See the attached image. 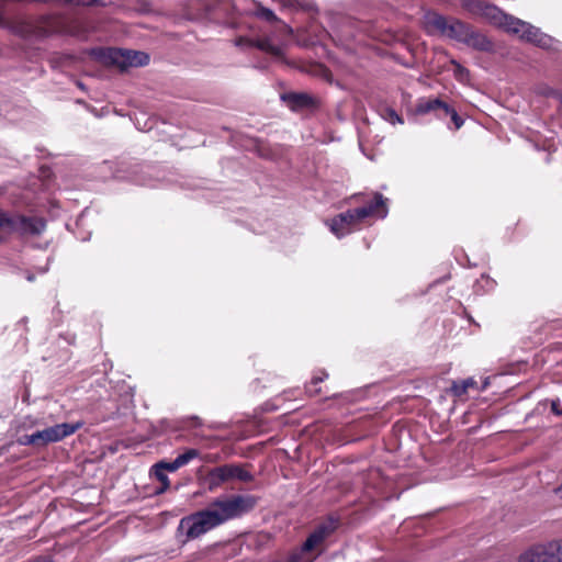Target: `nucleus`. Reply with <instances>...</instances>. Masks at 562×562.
<instances>
[{
    "instance_id": "obj_1",
    "label": "nucleus",
    "mask_w": 562,
    "mask_h": 562,
    "mask_svg": "<svg viewBox=\"0 0 562 562\" xmlns=\"http://www.w3.org/2000/svg\"><path fill=\"white\" fill-rule=\"evenodd\" d=\"M380 209H383L381 217H385L387 211L385 207L384 198L381 193L376 192L373 200L368 205L347 210L346 212L339 213L334 218H331L328 224L329 228L336 237L342 238L353 232L355 227L360 222L369 216H372Z\"/></svg>"
},
{
    "instance_id": "obj_2",
    "label": "nucleus",
    "mask_w": 562,
    "mask_h": 562,
    "mask_svg": "<svg viewBox=\"0 0 562 562\" xmlns=\"http://www.w3.org/2000/svg\"><path fill=\"white\" fill-rule=\"evenodd\" d=\"M248 467H250L248 463H225L211 468L205 473L200 469L198 481L209 492H215L223 484L233 481L249 483L255 480V476L246 470Z\"/></svg>"
},
{
    "instance_id": "obj_3",
    "label": "nucleus",
    "mask_w": 562,
    "mask_h": 562,
    "mask_svg": "<svg viewBox=\"0 0 562 562\" xmlns=\"http://www.w3.org/2000/svg\"><path fill=\"white\" fill-rule=\"evenodd\" d=\"M258 497L250 494H235L216 497L209 505V510L216 516L218 526L250 513L258 503Z\"/></svg>"
},
{
    "instance_id": "obj_4",
    "label": "nucleus",
    "mask_w": 562,
    "mask_h": 562,
    "mask_svg": "<svg viewBox=\"0 0 562 562\" xmlns=\"http://www.w3.org/2000/svg\"><path fill=\"white\" fill-rule=\"evenodd\" d=\"M472 25L457 18H446L436 12L428 11L424 15V29L427 34L447 36L450 40L465 43Z\"/></svg>"
},
{
    "instance_id": "obj_5",
    "label": "nucleus",
    "mask_w": 562,
    "mask_h": 562,
    "mask_svg": "<svg viewBox=\"0 0 562 562\" xmlns=\"http://www.w3.org/2000/svg\"><path fill=\"white\" fill-rule=\"evenodd\" d=\"M90 55L105 66H115L121 71L131 67H143L149 63V55L140 50L123 48H93Z\"/></svg>"
},
{
    "instance_id": "obj_6",
    "label": "nucleus",
    "mask_w": 562,
    "mask_h": 562,
    "mask_svg": "<svg viewBox=\"0 0 562 562\" xmlns=\"http://www.w3.org/2000/svg\"><path fill=\"white\" fill-rule=\"evenodd\" d=\"M81 423H61L42 430H35L32 434L20 435L16 442L21 446H31L35 449H42L49 443L57 442L76 432Z\"/></svg>"
},
{
    "instance_id": "obj_7",
    "label": "nucleus",
    "mask_w": 562,
    "mask_h": 562,
    "mask_svg": "<svg viewBox=\"0 0 562 562\" xmlns=\"http://www.w3.org/2000/svg\"><path fill=\"white\" fill-rule=\"evenodd\" d=\"M0 228L21 237L40 236L46 228V221L38 216L0 210Z\"/></svg>"
},
{
    "instance_id": "obj_8",
    "label": "nucleus",
    "mask_w": 562,
    "mask_h": 562,
    "mask_svg": "<svg viewBox=\"0 0 562 562\" xmlns=\"http://www.w3.org/2000/svg\"><path fill=\"white\" fill-rule=\"evenodd\" d=\"M215 520H217L216 516H213L207 507L182 517L177 528L178 535L184 536L181 542L194 540L218 527Z\"/></svg>"
},
{
    "instance_id": "obj_9",
    "label": "nucleus",
    "mask_w": 562,
    "mask_h": 562,
    "mask_svg": "<svg viewBox=\"0 0 562 562\" xmlns=\"http://www.w3.org/2000/svg\"><path fill=\"white\" fill-rule=\"evenodd\" d=\"M215 520H217L216 516H213L207 507L182 517L177 528L178 535L184 536L181 542L194 540L218 527Z\"/></svg>"
},
{
    "instance_id": "obj_10",
    "label": "nucleus",
    "mask_w": 562,
    "mask_h": 562,
    "mask_svg": "<svg viewBox=\"0 0 562 562\" xmlns=\"http://www.w3.org/2000/svg\"><path fill=\"white\" fill-rule=\"evenodd\" d=\"M462 7L469 13L486 20L490 24L502 27L506 32L509 29V22L515 16L506 14L498 7L484 0H463Z\"/></svg>"
},
{
    "instance_id": "obj_11",
    "label": "nucleus",
    "mask_w": 562,
    "mask_h": 562,
    "mask_svg": "<svg viewBox=\"0 0 562 562\" xmlns=\"http://www.w3.org/2000/svg\"><path fill=\"white\" fill-rule=\"evenodd\" d=\"M234 9L235 5L233 0H209L202 4L201 12L195 19L220 22L221 20L231 16ZM189 14L192 20V13L190 12Z\"/></svg>"
},
{
    "instance_id": "obj_12",
    "label": "nucleus",
    "mask_w": 562,
    "mask_h": 562,
    "mask_svg": "<svg viewBox=\"0 0 562 562\" xmlns=\"http://www.w3.org/2000/svg\"><path fill=\"white\" fill-rule=\"evenodd\" d=\"M558 543L537 544L522 552L518 562H561Z\"/></svg>"
},
{
    "instance_id": "obj_13",
    "label": "nucleus",
    "mask_w": 562,
    "mask_h": 562,
    "mask_svg": "<svg viewBox=\"0 0 562 562\" xmlns=\"http://www.w3.org/2000/svg\"><path fill=\"white\" fill-rule=\"evenodd\" d=\"M280 99L293 112L313 110L318 106L317 99L307 92H284L280 95Z\"/></svg>"
},
{
    "instance_id": "obj_14",
    "label": "nucleus",
    "mask_w": 562,
    "mask_h": 562,
    "mask_svg": "<svg viewBox=\"0 0 562 562\" xmlns=\"http://www.w3.org/2000/svg\"><path fill=\"white\" fill-rule=\"evenodd\" d=\"M507 32L517 34L521 40L531 44H535L536 40L541 34L540 29L517 18H514V20L509 22V29Z\"/></svg>"
},
{
    "instance_id": "obj_15",
    "label": "nucleus",
    "mask_w": 562,
    "mask_h": 562,
    "mask_svg": "<svg viewBox=\"0 0 562 562\" xmlns=\"http://www.w3.org/2000/svg\"><path fill=\"white\" fill-rule=\"evenodd\" d=\"M468 38L465 41V45L484 53H492L494 52V43L484 34L476 31L474 27H472L471 32L469 33Z\"/></svg>"
},
{
    "instance_id": "obj_16",
    "label": "nucleus",
    "mask_w": 562,
    "mask_h": 562,
    "mask_svg": "<svg viewBox=\"0 0 562 562\" xmlns=\"http://www.w3.org/2000/svg\"><path fill=\"white\" fill-rule=\"evenodd\" d=\"M441 101L442 100L439 98H435V99L422 98L416 103L415 113L420 114V115L427 114V113L435 114V112L440 106Z\"/></svg>"
},
{
    "instance_id": "obj_17",
    "label": "nucleus",
    "mask_w": 562,
    "mask_h": 562,
    "mask_svg": "<svg viewBox=\"0 0 562 562\" xmlns=\"http://www.w3.org/2000/svg\"><path fill=\"white\" fill-rule=\"evenodd\" d=\"M469 389L480 390L477 382L473 378L453 381L451 385L452 394L458 397L465 395Z\"/></svg>"
},
{
    "instance_id": "obj_18",
    "label": "nucleus",
    "mask_w": 562,
    "mask_h": 562,
    "mask_svg": "<svg viewBox=\"0 0 562 562\" xmlns=\"http://www.w3.org/2000/svg\"><path fill=\"white\" fill-rule=\"evenodd\" d=\"M339 526V519L335 518L334 516H329L326 521L319 524L315 530L317 532H321V536L324 538V540L330 536Z\"/></svg>"
},
{
    "instance_id": "obj_19",
    "label": "nucleus",
    "mask_w": 562,
    "mask_h": 562,
    "mask_svg": "<svg viewBox=\"0 0 562 562\" xmlns=\"http://www.w3.org/2000/svg\"><path fill=\"white\" fill-rule=\"evenodd\" d=\"M323 541H324V538L321 536V532H317L316 530H314L313 532L310 533V536L303 542V544L301 547V552H299V553L302 555V553H304V552H311Z\"/></svg>"
},
{
    "instance_id": "obj_20",
    "label": "nucleus",
    "mask_w": 562,
    "mask_h": 562,
    "mask_svg": "<svg viewBox=\"0 0 562 562\" xmlns=\"http://www.w3.org/2000/svg\"><path fill=\"white\" fill-rule=\"evenodd\" d=\"M256 47L277 57L281 56L282 54L281 48L273 45L269 40L257 41Z\"/></svg>"
},
{
    "instance_id": "obj_21",
    "label": "nucleus",
    "mask_w": 562,
    "mask_h": 562,
    "mask_svg": "<svg viewBox=\"0 0 562 562\" xmlns=\"http://www.w3.org/2000/svg\"><path fill=\"white\" fill-rule=\"evenodd\" d=\"M200 456V451L194 448L187 449L183 453L179 454L175 460L178 463L179 468L188 464L191 460L198 458Z\"/></svg>"
},
{
    "instance_id": "obj_22",
    "label": "nucleus",
    "mask_w": 562,
    "mask_h": 562,
    "mask_svg": "<svg viewBox=\"0 0 562 562\" xmlns=\"http://www.w3.org/2000/svg\"><path fill=\"white\" fill-rule=\"evenodd\" d=\"M151 470L154 471V474H155L157 481H159L161 483V486L156 491V494H161L169 488V486H170L169 479L164 471L158 470V469H151Z\"/></svg>"
},
{
    "instance_id": "obj_23",
    "label": "nucleus",
    "mask_w": 562,
    "mask_h": 562,
    "mask_svg": "<svg viewBox=\"0 0 562 562\" xmlns=\"http://www.w3.org/2000/svg\"><path fill=\"white\" fill-rule=\"evenodd\" d=\"M257 16L267 21V22H270V23H273V22H277L279 21L278 16L274 14V12L268 8H265V7H259L258 10H257Z\"/></svg>"
},
{
    "instance_id": "obj_24",
    "label": "nucleus",
    "mask_w": 562,
    "mask_h": 562,
    "mask_svg": "<svg viewBox=\"0 0 562 562\" xmlns=\"http://www.w3.org/2000/svg\"><path fill=\"white\" fill-rule=\"evenodd\" d=\"M153 469H158V470H161L164 472L166 471H169V472H175L177 471L179 468L178 463L176 462V460H172V461H166V460H161L159 462H157Z\"/></svg>"
},
{
    "instance_id": "obj_25",
    "label": "nucleus",
    "mask_w": 562,
    "mask_h": 562,
    "mask_svg": "<svg viewBox=\"0 0 562 562\" xmlns=\"http://www.w3.org/2000/svg\"><path fill=\"white\" fill-rule=\"evenodd\" d=\"M553 38L550 35L541 32L539 37L536 40L535 45L543 49H549L551 48Z\"/></svg>"
},
{
    "instance_id": "obj_26",
    "label": "nucleus",
    "mask_w": 562,
    "mask_h": 562,
    "mask_svg": "<svg viewBox=\"0 0 562 562\" xmlns=\"http://www.w3.org/2000/svg\"><path fill=\"white\" fill-rule=\"evenodd\" d=\"M452 112V106H450L447 102L441 101L440 106L435 112V116L439 120H445Z\"/></svg>"
},
{
    "instance_id": "obj_27",
    "label": "nucleus",
    "mask_w": 562,
    "mask_h": 562,
    "mask_svg": "<svg viewBox=\"0 0 562 562\" xmlns=\"http://www.w3.org/2000/svg\"><path fill=\"white\" fill-rule=\"evenodd\" d=\"M390 123L392 124H395V123H403V119L397 114V112L392 109V108H387L385 110V116H384Z\"/></svg>"
},
{
    "instance_id": "obj_28",
    "label": "nucleus",
    "mask_w": 562,
    "mask_h": 562,
    "mask_svg": "<svg viewBox=\"0 0 562 562\" xmlns=\"http://www.w3.org/2000/svg\"><path fill=\"white\" fill-rule=\"evenodd\" d=\"M450 119H451V122L453 123L454 125V130H459L461 128V126L463 125L464 123V120L458 114V112L456 111V109L452 108V112L449 114Z\"/></svg>"
},
{
    "instance_id": "obj_29",
    "label": "nucleus",
    "mask_w": 562,
    "mask_h": 562,
    "mask_svg": "<svg viewBox=\"0 0 562 562\" xmlns=\"http://www.w3.org/2000/svg\"><path fill=\"white\" fill-rule=\"evenodd\" d=\"M551 411L557 416H562V407H560V398H554L550 401Z\"/></svg>"
},
{
    "instance_id": "obj_30",
    "label": "nucleus",
    "mask_w": 562,
    "mask_h": 562,
    "mask_svg": "<svg viewBox=\"0 0 562 562\" xmlns=\"http://www.w3.org/2000/svg\"><path fill=\"white\" fill-rule=\"evenodd\" d=\"M27 562H54V561L50 557L40 555V557L29 560Z\"/></svg>"
},
{
    "instance_id": "obj_31",
    "label": "nucleus",
    "mask_w": 562,
    "mask_h": 562,
    "mask_svg": "<svg viewBox=\"0 0 562 562\" xmlns=\"http://www.w3.org/2000/svg\"><path fill=\"white\" fill-rule=\"evenodd\" d=\"M203 460L206 462H217L220 460V454H207Z\"/></svg>"
},
{
    "instance_id": "obj_32",
    "label": "nucleus",
    "mask_w": 562,
    "mask_h": 562,
    "mask_svg": "<svg viewBox=\"0 0 562 562\" xmlns=\"http://www.w3.org/2000/svg\"><path fill=\"white\" fill-rule=\"evenodd\" d=\"M138 3L142 8V11H144V12L149 11V3L146 0H138Z\"/></svg>"
},
{
    "instance_id": "obj_33",
    "label": "nucleus",
    "mask_w": 562,
    "mask_h": 562,
    "mask_svg": "<svg viewBox=\"0 0 562 562\" xmlns=\"http://www.w3.org/2000/svg\"><path fill=\"white\" fill-rule=\"evenodd\" d=\"M326 376H327V373H323V376H314L312 379L311 383L316 385V384L321 383L324 380V378H326Z\"/></svg>"
},
{
    "instance_id": "obj_34",
    "label": "nucleus",
    "mask_w": 562,
    "mask_h": 562,
    "mask_svg": "<svg viewBox=\"0 0 562 562\" xmlns=\"http://www.w3.org/2000/svg\"><path fill=\"white\" fill-rule=\"evenodd\" d=\"M558 547H559V549H558V553H559V555L561 557V562H562V542H561V543H558Z\"/></svg>"
},
{
    "instance_id": "obj_35",
    "label": "nucleus",
    "mask_w": 562,
    "mask_h": 562,
    "mask_svg": "<svg viewBox=\"0 0 562 562\" xmlns=\"http://www.w3.org/2000/svg\"><path fill=\"white\" fill-rule=\"evenodd\" d=\"M5 240V237L2 234H0V243H4Z\"/></svg>"
},
{
    "instance_id": "obj_36",
    "label": "nucleus",
    "mask_w": 562,
    "mask_h": 562,
    "mask_svg": "<svg viewBox=\"0 0 562 562\" xmlns=\"http://www.w3.org/2000/svg\"><path fill=\"white\" fill-rule=\"evenodd\" d=\"M546 405H547V401H546V402H543V403H542V402H540V403H538L537 408H539L540 406H546Z\"/></svg>"
},
{
    "instance_id": "obj_37",
    "label": "nucleus",
    "mask_w": 562,
    "mask_h": 562,
    "mask_svg": "<svg viewBox=\"0 0 562 562\" xmlns=\"http://www.w3.org/2000/svg\"><path fill=\"white\" fill-rule=\"evenodd\" d=\"M27 280H29V281H33V280H34V276H33V274H29V276H27Z\"/></svg>"
},
{
    "instance_id": "obj_38",
    "label": "nucleus",
    "mask_w": 562,
    "mask_h": 562,
    "mask_svg": "<svg viewBox=\"0 0 562 562\" xmlns=\"http://www.w3.org/2000/svg\"><path fill=\"white\" fill-rule=\"evenodd\" d=\"M487 384H488V381L485 380L484 383H483L482 390H484L487 386Z\"/></svg>"
},
{
    "instance_id": "obj_39",
    "label": "nucleus",
    "mask_w": 562,
    "mask_h": 562,
    "mask_svg": "<svg viewBox=\"0 0 562 562\" xmlns=\"http://www.w3.org/2000/svg\"><path fill=\"white\" fill-rule=\"evenodd\" d=\"M294 3H297V1H296V0H292V1H290L289 5H290V7H293V5H294Z\"/></svg>"
},
{
    "instance_id": "obj_40",
    "label": "nucleus",
    "mask_w": 562,
    "mask_h": 562,
    "mask_svg": "<svg viewBox=\"0 0 562 562\" xmlns=\"http://www.w3.org/2000/svg\"><path fill=\"white\" fill-rule=\"evenodd\" d=\"M193 419H194L196 423L201 424V423H200V418H199L198 416H194V417H193Z\"/></svg>"
},
{
    "instance_id": "obj_41",
    "label": "nucleus",
    "mask_w": 562,
    "mask_h": 562,
    "mask_svg": "<svg viewBox=\"0 0 562 562\" xmlns=\"http://www.w3.org/2000/svg\"><path fill=\"white\" fill-rule=\"evenodd\" d=\"M22 427H23V428H26V427H27V425H26V423H25V422L22 424Z\"/></svg>"
},
{
    "instance_id": "obj_42",
    "label": "nucleus",
    "mask_w": 562,
    "mask_h": 562,
    "mask_svg": "<svg viewBox=\"0 0 562 562\" xmlns=\"http://www.w3.org/2000/svg\"><path fill=\"white\" fill-rule=\"evenodd\" d=\"M558 322L561 323V325H562V319H559Z\"/></svg>"
}]
</instances>
